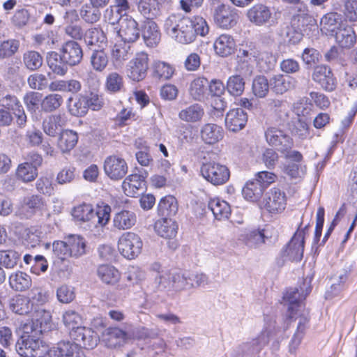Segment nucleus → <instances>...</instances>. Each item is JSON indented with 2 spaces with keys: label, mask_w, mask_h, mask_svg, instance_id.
<instances>
[{
  "label": "nucleus",
  "mask_w": 357,
  "mask_h": 357,
  "mask_svg": "<svg viewBox=\"0 0 357 357\" xmlns=\"http://www.w3.org/2000/svg\"><path fill=\"white\" fill-rule=\"evenodd\" d=\"M247 17L256 26H263L272 19V12L268 6L257 3L248 10Z\"/></svg>",
  "instance_id": "17"
},
{
  "label": "nucleus",
  "mask_w": 357,
  "mask_h": 357,
  "mask_svg": "<svg viewBox=\"0 0 357 357\" xmlns=\"http://www.w3.org/2000/svg\"><path fill=\"white\" fill-rule=\"evenodd\" d=\"M200 133L202 140L206 144H213L222 139L224 131L221 126L214 123H206L202 126Z\"/></svg>",
  "instance_id": "27"
},
{
  "label": "nucleus",
  "mask_w": 357,
  "mask_h": 357,
  "mask_svg": "<svg viewBox=\"0 0 357 357\" xmlns=\"http://www.w3.org/2000/svg\"><path fill=\"white\" fill-rule=\"evenodd\" d=\"M238 17V11L236 8L223 3L216 7L213 14L215 24L223 29H229L234 26Z\"/></svg>",
  "instance_id": "11"
},
{
  "label": "nucleus",
  "mask_w": 357,
  "mask_h": 357,
  "mask_svg": "<svg viewBox=\"0 0 357 357\" xmlns=\"http://www.w3.org/2000/svg\"><path fill=\"white\" fill-rule=\"evenodd\" d=\"M309 225H306L301 230L298 229L291 238L287 247L283 250L284 256L289 260L299 261L302 259L304 251V239Z\"/></svg>",
  "instance_id": "8"
},
{
  "label": "nucleus",
  "mask_w": 357,
  "mask_h": 357,
  "mask_svg": "<svg viewBox=\"0 0 357 357\" xmlns=\"http://www.w3.org/2000/svg\"><path fill=\"white\" fill-rule=\"evenodd\" d=\"M31 277L26 273L17 271L13 273L9 277L10 287L16 291H23L31 286Z\"/></svg>",
  "instance_id": "37"
},
{
  "label": "nucleus",
  "mask_w": 357,
  "mask_h": 357,
  "mask_svg": "<svg viewBox=\"0 0 357 357\" xmlns=\"http://www.w3.org/2000/svg\"><path fill=\"white\" fill-rule=\"evenodd\" d=\"M72 215L79 222L93 220L94 210L91 205L83 204L73 208Z\"/></svg>",
  "instance_id": "59"
},
{
  "label": "nucleus",
  "mask_w": 357,
  "mask_h": 357,
  "mask_svg": "<svg viewBox=\"0 0 357 357\" xmlns=\"http://www.w3.org/2000/svg\"><path fill=\"white\" fill-rule=\"evenodd\" d=\"M312 79L328 92H332L336 89L337 82L331 68L324 64L317 65L314 67L312 73Z\"/></svg>",
  "instance_id": "6"
},
{
  "label": "nucleus",
  "mask_w": 357,
  "mask_h": 357,
  "mask_svg": "<svg viewBox=\"0 0 357 357\" xmlns=\"http://www.w3.org/2000/svg\"><path fill=\"white\" fill-rule=\"evenodd\" d=\"M77 141L78 135L76 132L65 130L59 134L57 146L63 153H68L75 146Z\"/></svg>",
  "instance_id": "35"
},
{
  "label": "nucleus",
  "mask_w": 357,
  "mask_h": 357,
  "mask_svg": "<svg viewBox=\"0 0 357 357\" xmlns=\"http://www.w3.org/2000/svg\"><path fill=\"white\" fill-rule=\"evenodd\" d=\"M271 84L264 75H257L252 83V93L257 98H264L269 92Z\"/></svg>",
  "instance_id": "42"
},
{
  "label": "nucleus",
  "mask_w": 357,
  "mask_h": 357,
  "mask_svg": "<svg viewBox=\"0 0 357 357\" xmlns=\"http://www.w3.org/2000/svg\"><path fill=\"white\" fill-rule=\"evenodd\" d=\"M213 46L217 54L227 56L234 52L235 42L231 36L222 34L215 40Z\"/></svg>",
  "instance_id": "30"
},
{
  "label": "nucleus",
  "mask_w": 357,
  "mask_h": 357,
  "mask_svg": "<svg viewBox=\"0 0 357 357\" xmlns=\"http://www.w3.org/2000/svg\"><path fill=\"white\" fill-rule=\"evenodd\" d=\"M172 289L176 291L190 289L195 286L194 283L189 280L190 278L188 276V273H176L172 274Z\"/></svg>",
  "instance_id": "61"
},
{
  "label": "nucleus",
  "mask_w": 357,
  "mask_h": 357,
  "mask_svg": "<svg viewBox=\"0 0 357 357\" xmlns=\"http://www.w3.org/2000/svg\"><path fill=\"white\" fill-rule=\"evenodd\" d=\"M84 40L87 46L91 47L105 43L107 38L102 30L97 27H93L85 32Z\"/></svg>",
  "instance_id": "54"
},
{
  "label": "nucleus",
  "mask_w": 357,
  "mask_h": 357,
  "mask_svg": "<svg viewBox=\"0 0 357 357\" xmlns=\"http://www.w3.org/2000/svg\"><path fill=\"white\" fill-rule=\"evenodd\" d=\"M311 291V288L309 287L306 289L305 294H301L297 288L291 289L288 290L283 296L284 301L289 303L288 312H291V314H293L294 311L304 307L305 306L302 303V301L304 300L306 296ZM293 317V315H291Z\"/></svg>",
  "instance_id": "23"
},
{
  "label": "nucleus",
  "mask_w": 357,
  "mask_h": 357,
  "mask_svg": "<svg viewBox=\"0 0 357 357\" xmlns=\"http://www.w3.org/2000/svg\"><path fill=\"white\" fill-rule=\"evenodd\" d=\"M178 225L171 218H162L155 224V230L157 234L165 238H172L176 236Z\"/></svg>",
  "instance_id": "31"
},
{
  "label": "nucleus",
  "mask_w": 357,
  "mask_h": 357,
  "mask_svg": "<svg viewBox=\"0 0 357 357\" xmlns=\"http://www.w3.org/2000/svg\"><path fill=\"white\" fill-rule=\"evenodd\" d=\"M132 54L130 45L127 42L115 44L112 50V56L117 61H122L129 59Z\"/></svg>",
  "instance_id": "64"
},
{
  "label": "nucleus",
  "mask_w": 357,
  "mask_h": 357,
  "mask_svg": "<svg viewBox=\"0 0 357 357\" xmlns=\"http://www.w3.org/2000/svg\"><path fill=\"white\" fill-rule=\"evenodd\" d=\"M63 98L61 94L50 93L46 96L41 102V109L45 112H52L59 109L63 104Z\"/></svg>",
  "instance_id": "56"
},
{
  "label": "nucleus",
  "mask_w": 357,
  "mask_h": 357,
  "mask_svg": "<svg viewBox=\"0 0 357 357\" xmlns=\"http://www.w3.org/2000/svg\"><path fill=\"white\" fill-rule=\"evenodd\" d=\"M142 36L147 46L156 45L160 40V33L156 23L153 21L146 22L142 31Z\"/></svg>",
  "instance_id": "38"
},
{
  "label": "nucleus",
  "mask_w": 357,
  "mask_h": 357,
  "mask_svg": "<svg viewBox=\"0 0 357 357\" xmlns=\"http://www.w3.org/2000/svg\"><path fill=\"white\" fill-rule=\"evenodd\" d=\"M67 107L71 115L77 117L84 116L89 110L86 96L79 94L75 98L70 97L67 101Z\"/></svg>",
  "instance_id": "28"
},
{
  "label": "nucleus",
  "mask_w": 357,
  "mask_h": 357,
  "mask_svg": "<svg viewBox=\"0 0 357 357\" xmlns=\"http://www.w3.org/2000/svg\"><path fill=\"white\" fill-rule=\"evenodd\" d=\"M247 121V113L241 108L231 109L225 117V125L232 132L241 130L245 127Z\"/></svg>",
  "instance_id": "19"
},
{
  "label": "nucleus",
  "mask_w": 357,
  "mask_h": 357,
  "mask_svg": "<svg viewBox=\"0 0 357 357\" xmlns=\"http://www.w3.org/2000/svg\"><path fill=\"white\" fill-rule=\"evenodd\" d=\"M66 123L65 114H57L47 116L43 122V130L46 135L56 137Z\"/></svg>",
  "instance_id": "21"
},
{
  "label": "nucleus",
  "mask_w": 357,
  "mask_h": 357,
  "mask_svg": "<svg viewBox=\"0 0 357 357\" xmlns=\"http://www.w3.org/2000/svg\"><path fill=\"white\" fill-rule=\"evenodd\" d=\"M46 61L52 72L61 77L65 76L68 71V64L60 52H50L47 53Z\"/></svg>",
  "instance_id": "22"
},
{
  "label": "nucleus",
  "mask_w": 357,
  "mask_h": 357,
  "mask_svg": "<svg viewBox=\"0 0 357 357\" xmlns=\"http://www.w3.org/2000/svg\"><path fill=\"white\" fill-rule=\"evenodd\" d=\"M337 43L343 48H351L356 43V34L353 29L347 26L335 33Z\"/></svg>",
  "instance_id": "43"
},
{
  "label": "nucleus",
  "mask_w": 357,
  "mask_h": 357,
  "mask_svg": "<svg viewBox=\"0 0 357 357\" xmlns=\"http://www.w3.org/2000/svg\"><path fill=\"white\" fill-rule=\"evenodd\" d=\"M308 311L304 307L294 311L293 317H291V312H289V319L291 321H294L296 324V331L305 334V329L307 328L309 322Z\"/></svg>",
  "instance_id": "53"
},
{
  "label": "nucleus",
  "mask_w": 357,
  "mask_h": 357,
  "mask_svg": "<svg viewBox=\"0 0 357 357\" xmlns=\"http://www.w3.org/2000/svg\"><path fill=\"white\" fill-rule=\"evenodd\" d=\"M149 69V56L144 52L137 53L128 65L127 75L133 81L144 79Z\"/></svg>",
  "instance_id": "10"
},
{
  "label": "nucleus",
  "mask_w": 357,
  "mask_h": 357,
  "mask_svg": "<svg viewBox=\"0 0 357 357\" xmlns=\"http://www.w3.org/2000/svg\"><path fill=\"white\" fill-rule=\"evenodd\" d=\"M59 52L63 57V60L73 67L80 63L83 58V51L78 43L75 40H69L63 44L59 49Z\"/></svg>",
  "instance_id": "14"
},
{
  "label": "nucleus",
  "mask_w": 357,
  "mask_h": 357,
  "mask_svg": "<svg viewBox=\"0 0 357 357\" xmlns=\"http://www.w3.org/2000/svg\"><path fill=\"white\" fill-rule=\"evenodd\" d=\"M265 229L249 230L243 236V241L250 248H257L265 243L267 238Z\"/></svg>",
  "instance_id": "44"
},
{
  "label": "nucleus",
  "mask_w": 357,
  "mask_h": 357,
  "mask_svg": "<svg viewBox=\"0 0 357 357\" xmlns=\"http://www.w3.org/2000/svg\"><path fill=\"white\" fill-rule=\"evenodd\" d=\"M43 205V199L38 195H33L24 197L22 210L23 212H25V215L29 218L40 210Z\"/></svg>",
  "instance_id": "47"
},
{
  "label": "nucleus",
  "mask_w": 357,
  "mask_h": 357,
  "mask_svg": "<svg viewBox=\"0 0 357 357\" xmlns=\"http://www.w3.org/2000/svg\"><path fill=\"white\" fill-rule=\"evenodd\" d=\"M262 205L264 209L271 215L281 213L287 205V197L284 192L278 188L270 189L265 194Z\"/></svg>",
  "instance_id": "5"
},
{
  "label": "nucleus",
  "mask_w": 357,
  "mask_h": 357,
  "mask_svg": "<svg viewBox=\"0 0 357 357\" xmlns=\"http://www.w3.org/2000/svg\"><path fill=\"white\" fill-rule=\"evenodd\" d=\"M177 211V202L174 197L167 196L159 202L158 211L160 215L171 217L176 215Z\"/></svg>",
  "instance_id": "46"
},
{
  "label": "nucleus",
  "mask_w": 357,
  "mask_h": 357,
  "mask_svg": "<svg viewBox=\"0 0 357 357\" xmlns=\"http://www.w3.org/2000/svg\"><path fill=\"white\" fill-rule=\"evenodd\" d=\"M136 215L134 212L123 210L117 213L113 220L114 227L119 229H128L135 225Z\"/></svg>",
  "instance_id": "36"
},
{
  "label": "nucleus",
  "mask_w": 357,
  "mask_h": 357,
  "mask_svg": "<svg viewBox=\"0 0 357 357\" xmlns=\"http://www.w3.org/2000/svg\"><path fill=\"white\" fill-rule=\"evenodd\" d=\"M250 54L248 51L243 50L241 54L237 56V63L234 67L235 75H240L241 77H248L253 73V66L250 62Z\"/></svg>",
  "instance_id": "33"
},
{
  "label": "nucleus",
  "mask_w": 357,
  "mask_h": 357,
  "mask_svg": "<svg viewBox=\"0 0 357 357\" xmlns=\"http://www.w3.org/2000/svg\"><path fill=\"white\" fill-rule=\"evenodd\" d=\"M208 208L217 220L228 218L231 213L229 204L218 199L211 200L208 204Z\"/></svg>",
  "instance_id": "49"
},
{
  "label": "nucleus",
  "mask_w": 357,
  "mask_h": 357,
  "mask_svg": "<svg viewBox=\"0 0 357 357\" xmlns=\"http://www.w3.org/2000/svg\"><path fill=\"white\" fill-rule=\"evenodd\" d=\"M245 78L240 75L230 76L227 82V90L233 96H240L245 90Z\"/></svg>",
  "instance_id": "50"
},
{
  "label": "nucleus",
  "mask_w": 357,
  "mask_h": 357,
  "mask_svg": "<svg viewBox=\"0 0 357 357\" xmlns=\"http://www.w3.org/2000/svg\"><path fill=\"white\" fill-rule=\"evenodd\" d=\"M81 18L88 24H94L99 21L101 13L98 8L88 4L83 5L79 10Z\"/></svg>",
  "instance_id": "62"
},
{
  "label": "nucleus",
  "mask_w": 357,
  "mask_h": 357,
  "mask_svg": "<svg viewBox=\"0 0 357 357\" xmlns=\"http://www.w3.org/2000/svg\"><path fill=\"white\" fill-rule=\"evenodd\" d=\"M164 30L175 41L189 44L197 35L205 36L209 31V26L202 17L189 18L180 14H172L165 20Z\"/></svg>",
  "instance_id": "1"
},
{
  "label": "nucleus",
  "mask_w": 357,
  "mask_h": 357,
  "mask_svg": "<svg viewBox=\"0 0 357 357\" xmlns=\"http://www.w3.org/2000/svg\"><path fill=\"white\" fill-rule=\"evenodd\" d=\"M109 57L102 50H94L90 57L92 68L97 72H102L107 67Z\"/></svg>",
  "instance_id": "57"
},
{
  "label": "nucleus",
  "mask_w": 357,
  "mask_h": 357,
  "mask_svg": "<svg viewBox=\"0 0 357 357\" xmlns=\"http://www.w3.org/2000/svg\"><path fill=\"white\" fill-rule=\"evenodd\" d=\"M50 357H85V355L76 342L61 341L54 347Z\"/></svg>",
  "instance_id": "18"
},
{
  "label": "nucleus",
  "mask_w": 357,
  "mask_h": 357,
  "mask_svg": "<svg viewBox=\"0 0 357 357\" xmlns=\"http://www.w3.org/2000/svg\"><path fill=\"white\" fill-rule=\"evenodd\" d=\"M141 238L133 232H126L119 239L118 248L121 254L128 259L137 257L142 252Z\"/></svg>",
  "instance_id": "4"
},
{
  "label": "nucleus",
  "mask_w": 357,
  "mask_h": 357,
  "mask_svg": "<svg viewBox=\"0 0 357 357\" xmlns=\"http://www.w3.org/2000/svg\"><path fill=\"white\" fill-rule=\"evenodd\" d=\"M266 140L270 146L275 147L279 151H284L291 148L293 141L284 130L269 127L265 132Z\"/></svg>",
  "instance_id": "12"
},
{
  "label": "nucleus",
  "mask_w": 357,
  "mask_h": 357,
  "mask_svg": "<svg viewBox=\"0 0 357 357\" xmlns=\"http://www.w3.org/2000/svg\"><path fill=\"white\" fill-rule=\"evenodd\" d=\"M257 65L259 70L268 73L273 70L276 63L275 56L271 52H260L257 56Z\"/></svg>",
  "instance_id": "55"
},
{
  "label": "nucleus",
  "mask_w": 357,
  "mask_h": 357,
  "mask_svg": "<svg viewBox=\"0 0 357 357\" xmlns=\"http://www.w3.org/2000/svg\"><path fill=\"white\" fill-rule=\"evenodd\" d=\"M271 332L267 329L262 331L257 337L250 342L239 345L236 349L238 354L245 357H255L266 347L269 341Z\"/></svg>",
  "instance_id": "7"
},
{
  "label": "nucleus",
  "mask_w": 357,
  "mask_h": 357,
  "mask_svg": "<svg viewBox=\"0 0 357 357\" xmlns=\"http://www.w3.org/2000/svg\"><path fill=\"white\" fill-rule=\"evenodd\" d=\"M97 274L99 278L105 283L114 284L120 278V274L117 269L109 265H101L98 268Z\"/></svg>",
  "instance_id": "45"
},
{
  "label": "nucleus",
  "mask_w": 357,
  "mask_h": 357,
  "mask_svg": "<svg viewBox=\"0 0 357 357\" xmlns=\"http://www.w3.org/2000/svg\"><path fill=\"white\" fill-rule=\"evenodd\" d=\"M102 342L109 348L123 345L128 338V333L117 327H108L101 332Z\"/></svg>",
  "instance_id": "16"
},
{
  "label": "nucleus",
  "mask_w": 357,
  "mask_h": 357,
  "mask_svg": "<svg viewBox=\"0 0 357 357\" xmlns=\"http://www.w3.org/2000/svg\"><path fill=\"white\" fill-rule=\"evenodd\" d=\"M123 87V80L121 75L116 72L108 74L105 81V89L109 93H117Z\"/></svg>",
  "instance_id": "63"
},
{
  "label": "nucleus",
  "mask_w": 357,
  "mask_h": 357,
  "mask_svg": "<svg viewBox=\"0 0 357 357\" xmlns=\"http://www.w3.org/2000/svg\"><path fill=\"white\" fill-rule=\"evenodd\" d=\"M70 336L79 346L87 349L96 347L99 342L98 334L93 330L86 327H77L76 330L70 331Z\"/></svg>",
  "instance_id": "13"
},
{
  "label": "nucleus",
  "mask_w": 357,
  "mask_h": 357,
  "mask_svg": "<svg viewBox=\"0 0 357 357\" xmlns=\"http://www.w3.org/2000/svg\"><path fill=\"white\" fill-rule=\"evenodd\" d=\"M204 115V110L202 105L195 103L185 109H181L178 113L181 120L188 123H196L200 121Z\"/></svg>",
  "instance_id": "32"
},
{
  "label": "nucleus",
  "mask_w": 357,
  "mask_h": 357,
  "mask_svg": "<svg viewBox=\"0 0 357 357\" xmlns=\"http://www.w3.org/2000/svg\"><path fill=\"white\" fill-rule=\"evenodd\" d=\"M17 178L23 182L28 183L33 181L38 176V169L28 163H21L16 170Z\"/></svg>",
  "instance_id": "58"
},
{
  "label": "nucleus",
  "mask_w": 357,
  "mask_h": 357,
  "mask_svg": "<svg viewBox=\"0 0 357 357\" xmlns=\"http://www.w3.org/2000/svg\"><path fill=\"white\" fill-rule=\"evenodd\" d=\"M137 7L139 12L148 20L156 18L161 14L160 3L157 0H140Z\"/></svg>",
  "instance_id": "34"
},
{
  "label": "nucleus",
  "mask_w": 357,
  "mask_h": 357,
  "mask_svg": "<svg viewBox=\"0 0 357 357\" xmlns=\"http://www.w3.org/2000/svg\"><path fill=\"white\" fill-rule=\"evenodd\" d=\"M21 254L9 249L0 250V266L6 268H14L20 261Z\"/></svg>",
  "instance_id": "48"
},
{
  "label": "nucleus",
  "mask_w": 357,
  "mask_h": 357,
  "mask_svg": "<svg viewBox=\"0 0 357 357\" xmlns=\"http://www.w3.org/2000/svg\"><path fill=\"white\" fill-rule=\"evenodd\" d=\"M104 172L112 180L122 179L128 172V164L125 159L116 155L107 156L104 161Z\"/></svg>",
  "instance_id": "9"
},
{
  "label": "nucleus",
  "mask_w": 357,
  "mask_h": 357,
  "mask_svg": "<svg viewBox=\"0 0 357 357\" xmlns=\"http://www.w3.org/2000/svg\"><path fill=\"white\" fill-rule=\"evenodd\" d=\"M20 41L8 39L0 42V60L12 58L19 50Z\"/></svg>",
  "instance_id": "51"
},
{
  "label": "nucleus",
  "mask_w": 357,
  "mask_h": 357,
  "mask_svg": "<svg viewBox=\"0 0 357 357\" xmlns=\"http://www.w3.org/2000/svg\"><path fill=\"white\" fill-rule=\"evenodd\" d=\"M20 336L15 349L20 356L45 357L50 351L49 345L41 339V329L33 324H25L20 328Z\"/></svg>",
  "instance_id": "2"
},
{
  "label": "nucleus",
  "mask_w": 357,
  "mask_h": 357,
  "mask_svg": "<svg viewBox=\"0 0 357 357\" xmlns=\"http://www.w3.org/2000/svg\"><path fill=\"white\" fill-rule=\"evenodd\" d=\"M208 81L204 77L195 79L190 86V94L191 97L197 101H202L205 98Z\"/></svg>",
  "instance_id": "40"
},
{
  "label": "nucleus",
  "mask_w": 357,
  "mask_h": 357,
  "mask_svg": "<svg viewBox=\"0 0 357 357\" xmlns=\"http://www.w3.org/2000/svg\"><path fill=\"white\" fill-rule=\"evenodd\" d=\"M291 26L306 34L312 31V28L316 26V20L310 15H294L291 19Z\"/></svg>",
  "instance_id": "39"
},
{
  "label": "nucleus",
  "mask_w": 357,
  "mask_h": 357,
  "mask_svg": "<svg viewBox=\"0 0 357 357\" xmlns=\"http://www.w3.org/2000/svg\"><path fill=\"white\" fill-rule=\"evenodd\" d=\"M69 257H79L85 253V242L79 236H70L67 238Z\"/></svg>",
  "instance_id": "52"
},
{
  "label": "nucleus",
  "mask_w": 357,
  "mask_h": 357,
  "mask_svg": "<svg viewBox=\"0 0 357 357\" xmlns=\"http://www.w3.org/2000/svg\"><path fill=\"white\" fill-rule=\"evenodd\" d=\"M23 63L29 70L39 69L43 63L42 56L36 51H27L23 54Z\"/></svg>",
  "instance_id": "60"
},
{
  "label": "nucleus",
  "mask_w": 357,
  "mask_h": 357,
  "mask_svg": "<svg viewBox=\"0 0 357 357\" xmlns=\"http://www.w3.org/2000/svg\"><path fill=\"white\" fill-rule=\"evenodd\" d=\"M33 303L29 297L17 295L9 301L10 310L20 315H26L33 310Z\"/></svg>",
  "instance_id": "24"
},
{
  "label": "nucleus",
  "mask_w": 357,
  "mask_h": 357,
  "mask_svg": "<svg viewBox=\"0 0 357 357\" xmlns=\"http://www.w3.org/2000/svg\"><path fill=\"white\" fill-rule=\"evenodd\" d=\"M200 171L202 176L214 185L225 184L230 176L227 167L215 162L204 163Z\"/></svg>",
  "instance_id": "3"
},
{
  "label": "nucleus",
  "mask_w": 357,
  "mask_h": 357,
  "mask_svg": "<svg viewBox=\"0 0 357 357\" xmlns=\"http://www.w3.org/2000/svg\"><path fill=\"white\" fill-rule=\"evenodd\" d=\"M296 80L292 77H285L283 75H275L270 80L271 87L275 93L283 94L287 91L294 89Z\"/></svg>",
  "instance_id": "26"
},
{
  "label": "nucleus",
  "mask_w": 357,
  "mask_h": 357,
  "mask_svg": "<svg viewBox=\"0 0 357 357\" xmlns=\"http://www.w3.org/2000/svg\"><path fill=\"white\" fill-rule=\"evenodd\" d=\"M145 188L144 177L137 174L127 176L122 183L124 193L129 197H135L139 195Z\"/></svg>",
  "instance_id": "20"
},
{
  "label": "nucleus",
  "mask_w": 357,
  "mask_h": 357,
  "mask_svg": "<svg viewBox=\"0 0 357 357\" xmlns=\"http://www.w3.org/2000/svg\"><path fill=\"white\" fill-rule=\"evenodd\" d=\"M264 189V185L255 179L246 183L242 193L246 199L255 202L261 197Z\"/></svg>",
  "instance_id": "41"
},
{
  "label": "nucleus",
  "mask_w": 357,
  "mask_h": 357,
  "mask_svg": "<svg viewBox=\"0 0 357 357\" xmlns=\"http://www.w3.org/2000/svg\"><path fill=\"white\" fill-rule=\"evenodd\" d=\"M52 321L50 311L45 310L43 306H36L32 312V321L28 324H33L35 328L41 329V333L47 328Z\"/></svg>",
  "instance_id": "29"
},
{
  "label": "nucleus",
  "mask_w": 357,
  "mask_h": 357,
  "mask_svg": "<svg viewBox=\"0 0 357 357\" xmlns=\"http://www.w3.org/2000/svg\"><path fill=\"white\" fill-rule=\"evenodd\" d=\"M342 23V16L337 13H328L322 17L320 22V29L326 35L333 36L340 29Z\"/></svg>",
  "instance_id": "25"
},
{
  "label": "nucleus",
  "mask_w": 357,
  "mask_h": 357,
  "mask_svg": "<svg viewBox=\"0 0 357 357\" xmlns=\"http://www.w3.org/2000/svg\"><path fill=\"white\" fill-rule=\"evenodd\" d=\"M120 29L118 31L119 36L128 43L135 42L140 36L137 22L128 16L119 20Z\"/></svg>",
  "instance_id": "15"
}]
</instances>
